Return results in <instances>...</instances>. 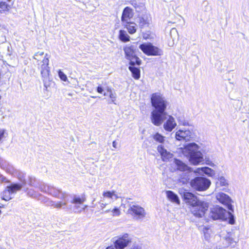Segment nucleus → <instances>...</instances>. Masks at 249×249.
Listing matches in <instances>:
<instances>
[{"mask_svg":"<svg viewBox=\"0 0 249 249\" xmlns=\"http://www.w3.org/2000/svg\"><path fill=\"white\" fill-rule=\"evenodd\" d=\"M158 152L160 154L164 161L172 158L173 154L168 152L162 145H160L157 148Z\"/></svg>","mask_w":249,"mask_h":249,"instance_id":"obj_17","label":"nucleus"},{"mask_svg":"<svg viewBox=\"0 0 249 249\" xmlns=\"http://www.w3.org/2000/svg\"><path fill=\"white\" fill-rule=\"evenodd\" d=\"M131 4L135 8H137V2L135 1H132L131 2Z\"/></svg>","mask_w":249,"mask_h":249,"instance_id":"obj_46","label":"nucleus"},{"mask_svg":"<svg viewBox=\"0 0 249 249\" xmlns=\"http://www.w3.org/2000/svg\"><path fill=\"white\" fill-rule=\"evenodd\" d=\"M113 196H114V197H115V198L116 199L119 198V197L117 196V195H116L115 193H114V195H113Z\"/></svg>","mask_w":249,"mask_h":249,"instance_id":"obj_53","label":"nucleus"},{"mask_svg":"<svg viewBox=\"0 0 249 249\" xmlns=\"http://www.w3.org/2000/svg\"><path fill=\"white\" fill-rule=\"evenodd\" d=\"M29 184L35 187H37L38 186V183L36 182V178L33 176H30L29 177Z\"/></svg>","mask_w":249,"mask_h":249,"instance_id":"obj_30","label":"nucleus"},{"mask_svg":"<svg viewBox=\"0 0 249 249\" xmlns=\"http://www.w3.org/2000/svg\"><path fill=\"white\" fill-rule=\"evenodd\" d=\"M206 163L208 164V165H209L210 166H213V163H212V162L211 161H206Z\"/></svg>","mask_w":249,"mask_h":249,"instance_id":"obj_48","label":"nucleus"},{"mask_svg":"<svg viewBox=\"0 0 249 249\" xmlns=\"http://www.w3.org/2000/svg\"><path fill=\"white\" fill-rule=\"evenodd\" d=\"M91 97H92V98H96V96H91Z\"/></svg>","mask_w":249,"mask_h":249,"instance_id":"obj_56","label":"nucleus"},{"mask_svg":"<svg viewBox=\"0 0 249 249\" xmlns=\"http://www.w3.org/2000/svg\"><path fill=\"white\" fill-rule=\"evenodd\" d=\"M114 191H107L103 193V196L106 197L112 198L113 195H114Z\"/></svg>","mask_w":249,"mask_h":249,"instance_id":"obj_36","label":"nucleus"},{"mask_svg":"<svg viewBox=\"0 0 249 249\" xmlns=\"http://www.w3.org/2000/svg\"><path fill=\"white\" fill-rule=\"evenodd\" d=\"M38 187L41 192L47 193L61 200L57 201L49 200L47 201V206L58 209H66L67 211H71L74 213H80L84 209L79 205L85 202L86 199L84 197H81L76 196L72 197L66 192H62L53 186L44 183L41 184Z\"/></svg>","mask_w":249,"mask_h":249,"instance_id":"obj_1","label":"nucleus"},{"mask_svg":"<svg viewBox=\"0 0 249 249\" xmlns=\"http://www.w3.org/2000/svg\"><path fill=\"white\" fill-rule=\"evenodd\" d=\"M22 188V185L19 183H12L6 187V189L1 194V198L6 201L13 197V195Z\"/></svg>","mask_w":249,"mask_h":249,"instance_id":"obj_8","label":"nucleus"},{"mask_svg":"<svg viewBox=\"0 0 249 249\" xmlns=\"http://www.w3.org/2000/svg\"><path fill=\"white\" fill-rule=\"evenodd\" d=\"M201 171L209 176L212 177L214 175V171L211 168L208 167H204L201 168Z\"/></svg>","mask_w":249,"mask_h":249,"instance_id":"obj_27","label":"nucleus"},{"mask_svg":"<svg viewBox=\"0 0 249 249\" xmlns=\"http://www.w3.org/2000/svg\"><path fill=\"white\" fill-rule=\"evenodd\" d=\"M109 96L111 100V102L115 104V101H116L117 98L116 93L114 91H113L112 92L109 93Z\"/></svg>","mask_w":249,"mask_h":249,"instance_id":"obj_38","label":"nucleus"},{"mask_svg":"<svg viewBox=\"0 0 249 249\" xmlns=\"http://www.w3.org/2000/svg\"><path fill=\"white\" fill-rule=\"evenodd\" d=\"M188 180L187 178H181L179 179V182L181 184H186L188 182Z\"/></svg>","mask_w":249,"mask_h":249,"instance_id":"obj_42","label":"nucleus"},{"mask_svg":"<svg viewBox=\"0 0 249 249\" xmlns=\"http://www.w3.org/2000/svg\"><path fill=\"white\" fill-rule=\"evenodd\" d=\"M224 239L228 245H231L233 243H235L232 236V234L231 233H228L225 236Z\"/></svg>","mask_w":249,"mask_h":249,"instance_id":"obj_28","label":"nucleus"},{"mask_svg":"<svg viewBox=\"0 0 249 249\" xmlns=\"http://www.w3.org/2000/svg\"><path fill=\"white\" fill-rule=\"evenodd\" d=\"M215 183L216 189H218L221 187H227L228 185L227 180L223 177L218 178Z\"/></svg>","mask_w":249,"mask_h":249,"instance_id":"obj_23","label":"nucleus"},{"mask_svg":"<svg viewBox=\"0 0 249 249\" xmlns=\"http://www.w3.org/2000/svg\"><path fill=\"white\" fill-rule=\"evenodd\" d=\"M138 22L141 28H143L148 25V22L143 17H139Z\"/></svg>","mask_w":249,"mask_h":249,"instance_id":"obj_31","label":"nucleus"},{"mask_svg":"<svg viewBox=\"0 0 249 249\" xmlns=\"http://www.w3.org/2000/svg\"><path fill=\"white\" fill-rule=\"evenodd\" d=\"M4 133H5L4 129H0V141L4 137Z\"/></svg>","mask_w":249,"mask_h":249,"instance_id":"obj_44","label":"nucleus"},{"mask_svg":"<svg viewBox=\"0 0 249 249\" xmlns=\"http://www.w3.org/2000/svg\"><path fill=\"white\" fill-rule=\"evenodd\" d=\"M177 119L180 124L184 126L188 125V123L185 120L183 116H179L178 117Z\"/></svg>","mask_w":249,"mask_h":249,"instance_id":"obj_34","label":"nucleus"},{"mask_svg":"<svg viewBox=\"0 0 249 249\" xmlns=\"http://www.w3.org/2000/svg\"><path fill=\"white\" fill-rule=\"evenodd\" d=\"M1 210H0V214H1Z\"/></svg>","mask_w":249,"mask_h":249,"instance_id":"obj_59","label":"nucleus"},{"mask_svg":"<svg viewBox=\"0 0 249 249\" xmlns=\"http://www.w3.org/2000/svg\"><path fill=\"white\" fill-rule=\"evenodd\" d=\"M193 137L192 132L188 129L179 130L176 133V138L178 141H189Z\"/></svg>","mask_w":249,"mask_h":249,"instance_id":"obj_13","label":"nucleus"},{"mask_svg":"<svg viewBox=\"0 0 249 249\" xmlns=\"http://www.w3.org/2000/svg\"><path fill=\"white\" fill-rule=\"evenodd\" d=\"M14 176L17 177L20 180L21 183L20 184L22 185V187L26 184V181L25 179V174L24 173L17 170Z\"/></svg>","mask_w":249,"mask_h":249,"instance_id":"obj_21","label":"nucleus"},{"mask_svg":"<svg viewBox=\"0 0 249 249\" xmlns=\"http://www.w3.org/2000/svg\"><path fill=\"white\" fill-rule=\"evenodd\" d=\"M2 207H3V205H2H2H0V208H2Z\"/></svg>","mask_w":249,"mask_h":249,"instance_id":"obj_58","label":"nucleus"},{"mask_svg":"<svg viewBox=\"0 0 249 249\" xmlns=\"http://www.w3.org/2000/svg\"><path fill=\"white\" fill-rule=\"evenodd\" d=\"M119 39L123 42H125L130 40V36L126 31L121 30L119 31Z\"/></svg>","mask_w":249,"mask_h":249,"instance_id":"obj_25","label":"nucleus"},{"mask_svg":"<svg viewBox=\"0 0 249 249\" xmlns=\"http://www.w3.org/2000/svg\"><path fill=\"white\" fill-rule=\"evenodd\" d=\"M43 54V52H38L35 54L34 58L37 60V61H39V56H42Z\"/></svg>","mask_w":249,"mask_h":249,"instance_id":"obj_40","label":"nucleus"},{"mask_svg":"<svg viewBox=\"0 0 249 249\" xmlns=\"http://www.w3.org/2000/svg\"><path fill=\"white\" fill-rule=\"evenodd\" d=\"M106 249H117L115 246H110L106 248Z\"/></svg>","mask_w":249,"mask_h":249,"instance_id":"obj_47","label":"nucleus"},{"mask_svg":"<svg viewBox=\"0 0 249 249\" xmlns=\"http://www.w3.org/2000/svg\"><path fill=\"white\" fill-rule=\"evenodd\" d=\"M152 106L154 109L151 114V122L156 126H160L167 118V113L165 111L167 101L159 92L154 93L151 97Z\"/></svg>","mask_w":249,"mask_h":249,"instance_id":"obj_2","label":"nucleus"},{"mask_svg":"<svg viewBox=\"0 0 249 249\" xmlns=\"http://www.w3.org/2000/svg\"><path fill=\"white\" fill-rule=\"evenodd\" d=\"M58 74L60 79L63 81H66L68 79L67 75L60 70L58 71Z\"/></svg>","mask_w":249,"mask_h":249,"instance_id":"obj_35","label":"nucleus"},{"mask_svg":"<svg viewBox=\"0 0 249 249\" xmlns=\"http://www.w3.org/2000/svg\"><path fill=\"white\" fill-rule=\"evenodd\" d=\"M188 151L187 156L191 163L198 165L203 161L202 153L199 150V146L194 142L190 143L185 146Z\"/></svg>","mask_w":249,"mask_h":249,"instance_id":"obj_4","label":"nucleus"},{"mask_svg":"<svg viewBox=\"0 0 249 249\" xmlns=\"http://www.w3.org/2000/svg\"><path fill=\"white\" fill-rule=\"evenodd\" d=\"M106 90L108 92H109V93L112 92L113 91V90L109 87H107L106 88Z\"/></svg>","mask_w":249,"mask_h":249,"instance_id":"obj_45","label":"nucleus"},{"mask_svg":"<svg viewBox=\"0 0 249 249\" xmlns=\"http://www.w3.org/2000/svg\"><path fill=\"white\" fill-rule=\"evenodd\" d=\"M106 204H104L103 203H101V207L102 208H104Z\"/></svg>","mask_w":249,"mask_h":249,"instance_id":"obj_52","label":"nucleus"},{"mask_svg":"<svg viewBox=\"0 0 249 249\" xmlns=\"http://www.w3.org/2000/svg\"><path fill=\"white\" fill-rule=\"evenodd\" d=\"M123 23L129 34H133L136 32L137 25L134 22L126 21Z\"/></svg>","mask_w":249,"mask_h":249,"instance_id":"obj_19","label":"nucleus"},{"mask_svg":"<svg viewBox=\"0 0 249 249\" xmlns=\"http://www.w3.org/2000/svg\"><path fill=\"white\" fill-rule=\"evenodd\" d=\"M6 40V37L4 35V33L0 31V44L4 43Z\"/></svg>","mask_w":249,"mask_h":249,"instance_id":"obj_39","label":"nucleus"},{"mask_svg":"<svg viewBox=\"0 0 249 249\" xmlns=\"http://www.w3.org/2000/svg\"><path fill=\"white\" fill-rule=\"evenodd\" d=\"M104 96H107V94L106 92H105V93H104Z\"/></svg>","mask_w":249,"mask_h":249,"instance_id":"obj_55","label":"nucleus"},{"mask_svg":"<svg viewBox=\"0 0 249 249\" xmlns=\"http://www.w3.org/2000/svg\"><path fill=\"white\" fill-rule=\"evenodd\" d=\"M226 216L225 219L224 221L228 220L229 224L231 225L234 224L235 223L234 216L230 212H227L226 211Z\"/></svg>","mask_w":249,"mask_h":249,"instance_id":"obj_26","label":"nucleus"},{"mask_svg":"<svg viewBox=\"0 0 249 249\" xmlns=\"http://www.w3.org/2000/svg\"><path fill=\"white\" fill-rule=\"evenodd\" d=\"M129 71L131 72L133 77L135 79H139L140 77V70L139 68L135 66H130L128 67Z\"/></svg>","mask_w":249,"mask_h":249,"instance_id":"obj_22","label":"nucleus"},{"mask_svg":"<svg viewBox=\"0 0 249 249\" xmlns=\"http://www.w3.org/2000/svg\"><path fill=\"white\" fill-rule=\"evenodd\" d=\"M133 17L132 9L129 7H126L123 11L121 19L123 23L128 21Z\"/></svg>","mask_w":249,"mask_h":249,"instance_id":"obj_15","label":"nucleus"},{"mask_svg":"<svg viewBox=\"0 0 249 249\" xmlns=\"http://www.w3.org/2000/svg\"><path fill=\"white\" fill-rule=\"evenodd\" d=\"M211 184V181L206 178L197 177L192 179L190 185L192 188L197 191H204L207 190Z\"/></svg>","mask_w":249,"mask_h":249,"instance_id":"obj_5","label":"nucleus"},{"mask_svg":"<svg viewBox=\"0 0 249 249\" xmlns=\"http://www.w3.org/2000/svg\"><path fill=\"white\" fill-rule=\"evenodd\" d=\"M112 212L113 213V216H119L121 213L119 209L117 208H115L113 209L112 211Z\"/></svg>","mask_w":249,"mask_h":249,"instance_id":"obj_41","label":"nucleus"},{"mask_svg":"<svg viewBox=\"0 0 249 249\" xmlns=\"http://www.w3.org/2000/svg\"><path fill=\"white\" fill-rule=\"evenodd\" d=\"M117 239L114 241V245L117 249H124L130 243L132 239L128 233H124L116 237Z\"/></svg>","mask_w":249,"mask_h":249,"instance_id":"obj_10","label":"nucleus"},{"mask_svg":"<svg viewBox=\"0 0 249 249\" xmlns=\"http://www.w3.org/2000/svg\"><path fill=\"white\" fill-rule=\"evenodd\" d=\"M216 198L218 201L225 205L230 211L233 212V208L231 204L232 201L228 195L223 193H219L216 194Z\"/></svg>","mask_w":249,"mask_h":249,"instance_id":"obj_12","label":"nucleus"},{"mask_svg":"<svg viewBox=\"0 0 249 249\" xmlns=\"http://www.w3.org/2000/svg\"><path fill=\"white\" fill-rule=\"evenodd\" d=\"M166 196L167 198L173 203L179 204L180 200L178 195L173 191L168 190L166 191Z\"/></svg>","mask_w":249,"mask_h":249,"instance_id":"obj_18","label":"nucleus"},{"mask_svg":"<svg viewBox=\"0 0 249 249\" xmlns=\"http://www.w3.org/2000/svg\"><path fill=\"white\" fill-rule=\"evenodd\" d=\"M219 190H225V188H223V189H220L219 188Z\"/></svg>","mask_w":249,"mask_h":249,"instance_id":"obj_54","label":"nucleus"},{"mask_svg":"<svg viewBox=\"0 0 249 249\" xmlns=\"http://www.w3.org/2000/svg\"><path fill=\"white\" fill-rule=\"evenodd\" d=\"M1 180L2 182L6 181V178L5 177L2 176L1 177Z\"/></svg>","mask_w":249,"mask_h":249,"instance_id":"obj_50","label":"nucleus"},{"mask_svg":"<svg viewBox=\"0 0 249 249\" xmlns=\"http://www.w3.org/2000/svg\"><path fill=\"white\" fill-rule=\"evenodd\" d=\"M174 163L177 166V169L178 170L183 171L188 170V166L179 160L174 159Z\"/></svg>","mask_w":249,"mask_h":249,"instance_id":"obj_20","label":"nucleus"},{"mask_svg":"<svg viewBox=\"0 0 249 249\" xmlns=\"http://www.w3.org/2000/svg\"><path fill=\"white\" fill-rule=\"evenodd\" d=\"M179 194L185 202L192 206V213L196 217L200 218L204 216L209 208V203L197 199V197L183 188L179 189Z\"/></svg>","mask_w":249,"mask_h":249,"instance_id":"obj_3","label":"nucleus"},{"mask_svg":"<svg viewBox=\"0 0 249 249\" xmlns=\"http://www.w3.org/2000/svg\"><path fill=\"white\" fill-rule=\"evenodd\" d=\"M126 59L129 61L130 66H135V65L140 66L141 64V60L137 56V54L134 56L131 57L130 58H127Z\"/></svg>","mask_w":249,"mask_h":249,"instance_id":"obj_24","label":"nucleus"},{"mask_svg":"<svg viewBox=\"0 0 249 249\" xmlns=\"http://www.w3.org/2000/svg\"><path fill=\"white\" fill-rule=\"evenodd\" d=\"M177 124L174 117L172 116H169L168 119L163 124V128L166 131H171L176 126Z\"/></svg>","mask_w":249,"mask_h":249,"instance_id":"obj_16","label":"nucleus"},{"mask_svg":"<svg viewBox=\"0 0 249 249\" xmlns=\"http://www.w3.org/2000/svg\"><path fill=\"white\" fill-rule=\"evenodd\" d=\"M47 55L48 54L46 53L41 62L42 64L40 67L41 74L44 82V87L46 88H47V87L50 86L49 84L50 82V70L49 67H48L49 60V58L47 57Z\"/></svg>","mask_w":249,"mask_h":249,"instance_id":"obj_9","label":"nucleus"},{"mask_svg":"<svg viewBox=\"0 0 249 249\" xmlns=\"http://www.w3.org/2000/svg\"><path fill=\"white\" fill-rule=\"evenodd\" d=\"M25 191H27V195L33 198H37L38 196V194L33 189L26 190Z\"/></svg>","mask_w":249,"mask_h":249,"instance_id":"obj_32","label":"nucleus"},{"mask_svg":"<svg viewBox=\"0 0 249 249\" xmlns=\"http://www.w3.org/2000/svg\"><path fill=\"white\" fill-rule=\"evenodd\" d=\"M127 213L133 216L136 220H142L146 215L144 209L138 205H136L134 202L129 204Z\"/></svg>","mask_w":249,"mask_h":249,"instance_id":"obj_7","label":"nucleus"},{"mask_svg":"<svg viewBox=\"0 0 249 249\" xmlns=\"http://www.w3.org/2000/svg\"><path fill=\"white\" fill-rule=\"evenodd\" d=\"M123 50L124 52L125 58L126 59L130 58L136 55L137 51H138L136 45H126L124 47Z\"/></svg>","mask_w":249,"mask_h":249,"instance_id":"obj_14","label":"nucleus"},{"mask_svg":"<svg viewBox=\"0 0 249 249\" xmlns=\"http://www.w3.org/2000/svg\"><path fill=\"white\" fill-rule=\"evenodd\" d=\"M7 171L9 172L10 174L13 175V176L15 175L16 171L17 169H15L14 167L11 165H8L7 167Z\"/></svg>","mask_w":249,"mask_h":249,"instance_id":"obj_37","label":"nucleus"},{"mask_svg":"<svg viewBox=\"0 0 249 249\" xmlns=\"http://www.w3.org/2000/svg\"><path fill=\"white\" fill-rule=\"evenodd\" d=\"M177 31L174 28H173L171 30V33H173V32H176Z\"/></svg>","mask_w":249,"mask_h":249,"instance_id":"obj_51","label":"nucleus"},{"mask_svg":"<svg viewBox=\"0 0 249 249\" xmlns=\"http://www.w3.org/2000/svg\"><path fill=\"white\" fill-rule=\"evenodd\" d=\"M116 145H117V143L115 141H113V142H112V146L114 148H116Z\"/></svg>","mask_w":249,"mask_h":249,"instance_id":"obj_49","label":"nucleus"},{"mask_svg":"<svg viewBox=\"0 0 249 249\" xmlns=\"http://www.w3.org/2000/svg\"><path fill=\"white\" fill-rule=\"evenodd\" d=\"M97 92L99 93H102L104 91V89L101 84H99L96 89Z\"/></svg>","mask_w":249,"mask_h":249,"instance_id":"obj_43","label":"nucleus"},{"mask_svg":"<svg viewBox=\"0 0 249 249\" xmlns=\"http://www.w3.org/2000/svg\"><path fill=\"white\" fill-rule=\"evenodd\" d=\"M226 210L223 208L216 206L211 209L210 216L213 220L220 219L224 220L226 218Z\"/></svg>","mask_w":249,"mask_h":249,"instance_id":"obj_11","label":"nucleus"},{"mask_svg":"<svg viewBox=\"0 0 249 249\" xmlns=\"http://www.w3.org/2000/svg\"><path fill=\"white\" fill-rule=\"evenodd\" d=\"M139 48L148 56H161L163 54L161 49L154 46L151 43H143L140 45Z\"/></svg>","mask_w":249,"mask_h":249,"instance_id":"obj_6","label":"nucleus"},{"mask_svg":"<svg viewBox=\"0 0 249 249\" xmlns=\"http://www.w3.org/2000/svg\"><path fill=\"white\" fill-rule=\"evenodd\" d=\"M109 211V210H107V211H106V213H108Z\"/></svg>","mask_w":249,"mask_h":249,"instance_id":"obj_57","label":"nucleus"},{"mask_svg":"<svg viewBox=\"0 0 249 249\" xmlns=\"http://www.w3.org/2000/svg\"><path fill=\"white\" fill-rule=\"evenodd\" d=\"M9 6L6 2H0V12H4L8 10Z\"/></svg>","mask_w":249,"mask_h":249,"instance_id":"obj_33","label":"nucleus"},{"mask_svg":"<svg viewBox=\"0 0 249 249\" xmlns=\"http://www.w3.org/2000/svg\"><path fill=\"white\" fill-rule=\"evenodd\" d=\"M153 138L156 141L160 143H162L164 141V137L159 133H157L155 134L153 136Z\"/></svg>","mask_w":249,"mask_h":249,"instance_id":"obj_29","label":"nucleus"}]
</instances>
